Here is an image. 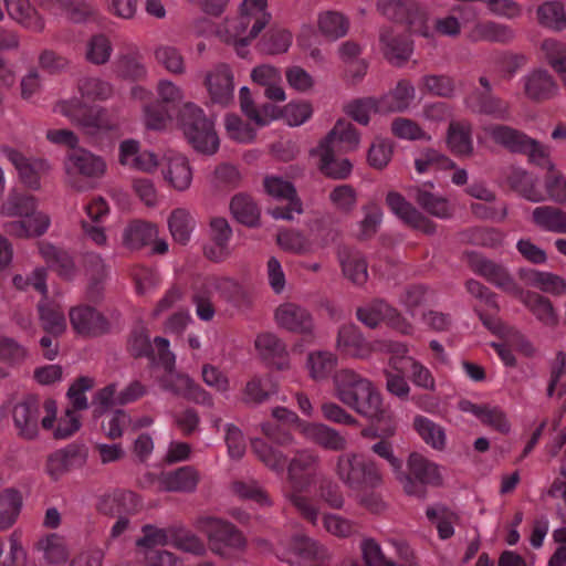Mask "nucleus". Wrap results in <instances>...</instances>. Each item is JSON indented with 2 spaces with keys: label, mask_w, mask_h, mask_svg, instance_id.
<instances>
[{
  "label": "nucleus",
  "mask_w": 566,
  "mask_h": 566,
  "mask_svg": "<svg viewBox=\"0 0 566 566\" xmlns=\"http://www.w3.org/2000/svg\"><path fill=\"white\" fill-rule=\"evenodd\" d=\"M157 234L158 227L156 224L147 221L135 220L125 228L123 241L125 245L136 249L150 244Z\"/></svg>",
  "instance_id": "37998d69"
},
{
  "label": "nucleus",
  "mask_w": 566,
  "mask_h": 566,
  "mask_svg": "<svg viewBox=\"0 0 566 566\" xmlns=\"http://www.w3.org/2000/svg\"><path fill=\"white\" fill-rule=\"evenodd\" d=\"M381 52L394 64H402L412 54V43L409 36L394 29H385L380 33Z\"/></svg>",
  "instance_id": "c85d7f7f"
},
{
  "label": "nucleus",
  "mask_w": 566,
  "mask_h": 566,
  "mask_svg": "<svg viewBox=\"0 0 566 566\" xmlns=\"http://www.w3.org/2000/svg\"><path fill=\"white\" fill-rule=\"evenodd\" d=\"M447 145L457 155H469L472 153L473 144L470 127L464 124L452 123L448 129Z\"/></svg>",
  "instance_id": "69168bd1"
},
{
  "label": "nucleus",
  "mask_w": 566,
  "mask_h": 566,
  "mask_svg": "<svg viewBox=\"0 0 566 566\" xmlns=\"http://www.w3.org/2000/svg\"><path fill=\"white\" fill-rule=\"evenodd\" d=\"M361 434L365 438L379 439L371 446V450L377 455L388 461L396 475L401 467V461L394 455L392 447L388 441V439L394 434V430L390 427H365Z\"/></svg>",
  "instance_id": "f704fd0d"
},
{
  "label": "nucleus",
  "mask_w": 566,
  "mask_h": 566,
  "mask_svg": "<svg viewBox=\"0 0 566 566\" xmlns=\"http://www.w3.org/2000/svg\"><path fill=\"white\" fill-rule=\"evenodd\" d=\"M268 0H242L237 17L227 19L218 27L209 20L198 21L196 30L200 34H216L222 42L234 48L244 57L249 45L260 35L271 21Z\"/></svg>",
  "instance_id": "f257e3e1"
},
{
  "label": "nucleus",
  "mask_w": 566,
  "mask_h": 566,
  "mask_svg": "<svg viewBox=\"0 0 566 566\" xmlns=\"http://www.w3.org/2000/svg\"><path fill=\"white\" fill-rule=\"evenodd\" d=\"M537 18L541 24L553 30H562L566 25L565 8L557 1H547L539 6Z\"/></svg>",
  "instance_id": "774afa93"
},
{
  "label": "nucleus",
  "mask_w": 566,
  "mask_h": 566,
  "mask_svg": "<svg viewBox=\"0 0 566 566\" xmlns=\"http://www.w3.org/2000/svg\"><path fill=\"white\" fill-rule=\"evenodd\" d=\"M209 238L210 242L206 247L205 253L210 260L220 262L231 255L232 229L226 218L214 217L211 219Z\"/></svg>",
  "instance_id": "b1692460"
},
{
  "label": "nucleus",
  "mask_w": 566,
  "mask_h": 566,
  "mask_svg": "<svg viewBox=\"0 0 566 566\" xmlns=\"http://www.w3.org/2000/svg\"><path fill=\"white\" fill-rule=\"evenodd\" d=\"M195 525L206 535L209 549L218 556L230 557L245 548L247 541L242 532L226 520L200 516Z\"/></svg>",
  "instance_id": "423d86ee"
},
{
  "label": "nucleus",
  "mask_w": 566,
  "mask_h": 566,
  "mask_svg": "<svg viewBox=\"0 0 566 566\" xmlns=\"http://www.w3.org/2000/svg\"><path fill=\"white\" fill-rule=\"evenodd\" d=\"M172 366H164L167 373L159 381L163 390L193 401L210 402L211 397L205 389L188 375L172 370Z\"/></svg>",
  "instance_id": "6ab92c4d"
},
{
  "label": "nucleus",
  "mask_w": 566,
  "mask_h": 566,
  "mask_svg": "<svg viewBox=\"0 0 566 566\" xmlns=\"http://www.w3.org/2000/svg\"><path fill=\"white\" fill-rule=\"evenodd\" d=\"M128 348L135 356H148L157 359L163 366L170 367L175 364V355L169 349V342L163 337H156L150 342L148 333L140 328L135 331L129 340Z\"/></svg>",
  "instance_id": "a211bd4d"
},
{
  "label": "nucleus",
  "mask_w": 566,
  "mask_h": 566,
  "mask_svg": "<svg viewBox=\"0 0 566 566\" xmlns=\"http://www.w3.org/2000/svg\"><path fill=\"white\" fill-rule=\"evenodd\" d=\"M335 396L369 421L389 419V411L374 384L352 370H340L334 377Z\"/></svg>",
  "instance_id": "f03ea898"
},
{
  "label": "nucleus",
  "mask_w": 566,
  "mask_h": 566,
  "mask_svg": "<svg viewBox=\"0 0 566 566\" xmlns=\"http://www.w3.org/2000/svg\"><path fill=\"white\" fill-rule=\"evenodd\" d=\"M161 177L168 188L177 192L190 189L193 181V167L189 158L179 153H167L161 163Z\"/></svg>",
  "instance_id": "dca6fc26"
},
{
  "label": "nucleus",
  "mask_w": 566,
  "mask_h": 566,
  "mask_svg": "<svg viewBox=\"0 0 566 566\" xmlns=\"http://www.w3.org/2000/svg\"><path fill=\"white\" fill-rule=\"evenodd\" d=\"M407 354L408 352L403 356L390 354L389 367L398 371V374H395L389 369L385 371L387 390L399 398L407 397L410 390L407 380L402 375H400L403 370V361Z\"/></svg>",
  "instance_id": "4d7b16f0"
},
{
  "label": "nucleus",
  "mask_w": 566,
  "mask_h": 566,
  "mask_svg": "<svg viewBox=\"0 0 566 566\" xmlns=\"http://www.w3.org/2000/svg\"><path fill=\"white\" fill-rule=\"evenodd\" d=\"M300 432L313 441L314 443L321 446L324 449L340 451L346 449L348 439L347 434L336 429L335 427H297Z\"/></svg>",
  "instance_id": "2f4dec72"
},
{
  "label": "nucleus",
  "mask_w": 566,
  "mask_h": 566,
  "mask_svg": "<svg viewBox=\"0 0 566 566\" xmlns=\"http://www.w3.org/2000/svg\"><path fill=\"white\" fill-rule=\"evenodd\" d=\"M142 507L140 499L130 491H118L102 497L98 510L107 515L135 514Z\"/></svg>",
  "instance_id": "72a5a7b5"
},
{
  "label": "nucleus",
  "mask_w": 566,
  "mask_h": 566,
  "mask_svg": "<svg viewBox=\"0 0 566 566\" xmlns=\"http://www.w3.org/2000/svg\"><path fill=\"white\" fill-rule=\"evenodd\" d=\"M510 182L521 197L531 202L538 203L547 200V190H543L538 181L524 170L515 171Z\"/></svg>",
  "instance_id": "a18cd8bd"
},
{
  "label": "nucleus",
  "mask_w": 566,
  "mask_h": 566,
  "mask_svg": "<svg viewBox=\"0 0 566 566\" xmlns=\"http://www.w3.org/2000/svg\"><path fill=\"white\" fill-rule=\"evenodd\" d=\"M274 319L279 326L294 333H308L313 328L311 314L295 303H283L274 313Z\"/></svg>",
  "instance_id": "a878e982"
},
{
  "label": "nucleus",
  "mask_w": 566,
  "mask_h": 566,
  "mask_svg": "<svg viewBox=\"0 0 566 566\" xmlns=\"http://www.w3.org/2000/svg\"><path fill=\"white\" fill-rule=\"evenodd\" d=\"M265 192L276 200L287 201L286 208L275 207L269 210L274 219L293 220L303 212L302 202L296 197L294 186L286 179L271 175L263 181Z\"/></svg>",
  "instance_id": "4468645a"
},
{
  "label": "nucleus",
  "mask_w": 566,
  "mask_h": 566,
  "mask_svg": "<svg viewBox=\"0 0 566 566\" xmlns=\"http://www.w3.org/2000/svg\"><path fill=\"white\" fill-rule=\"evenodd\" d=\"M86 461V453L77 448H65L49 455L45 471L53 480H59L72 469L82 467Z\"/></svg>",
  "instance_id": "c756f323"
},
{
  "label": "nucleus",
  "mask_w": 566,
  "mask_h": 566,
  "mask_svg": "<svg viewBox=\"0 0 566 566\" xmlns=\"http://www.w3.org/2000/svg\"><path fill=\"white\" fill-rule=\"evenodd\" d=\"M205 84L212 104L226 107L233 101L234 82L229 66L214 67L207 74Z\"/></svg>",
  "instance_id": "5701e85b"
},
{
  "label": "nucleus",
  "mask_w": 566,
  "mask_h": 566,
  "mask_svg": "<svg viewBox=\"0 0 566 566\" xmlns=\"http://www.w3.org/2000/svg\"><path fill=\"white\" fill-rule=\"evenodd\" d=\"M337 347L345 354L355 357H366L370 352H385L403 356L408 352L406 344L391 340H378L369 345L363 339L354 325H344L340 327L337 337Z\"/></svg>",
  "instance_id": "f8f14e48"
},
{
  "label": "nucleus",
  "mask_w": 566,
  "mask_h": 566,
  "mask_svg": "<svg viewBox=\"0 0 566 566\" xmlns=\"http://www.w3.org/2000/svg\"><path fill=\"white\" fill-rule=\"evenodd\" d=\"M394 144L389 138L376 136L367 151L368 165L378 170L385 169L391 161Z\"/></svg>",
  "instance_id": "052dcab7"
},
{
  "label": "nucleus",
  "mask_w": 566,
  "mask_h": 566,
  "mask_svg": "<svg viewBox=\"0 0 566 566\" xmlns=\"http://www.w3.org/2000/svg\"><path fill=\"white\" fill-rule=\"evenodd\" d=\"M416 0H380L378 10L389 19L413 23V17L419 12Z\"/></svg>",
  "instance_id": "de8ad7c7"
},
{
  "label": "nucleus",
  "mask_w": 566,
  "mask_h": 566,
  "mask_svg": "<svg viewBox=\"0 0 566 566\" xmlns=\"http://www.w3.org/2000/svg\"><path fill=\"white\" fill-rule=\"evenodd\" d=\"M118 160L120 165L129 168L153 174L159 167L157 155L148 149H142L135 139H125L118 147Z\"/></svg>",
  "instance_id": "412c9836"
},
{
  "label": "nucleus",
  "mask_w": 566,
  "mask_h": 566,
  "mask_svg": "<svg viewBox=\"0 0 566 566\" xmlns=\"http://www.w3.org/2000/svg\"><path fill=\"white\" fill-rule=\"evenodd\" d=\"M331 232L317 224L311 228L310 234L305 235L296 230H285L277 234V244L286 252L294 254H312L327 244V237Z\"/></svg>",
  "instance_id": "2eb2a0df"
},
{
  "label": "nucleus",
  "mask_w": 566,
  "mask_h": 566,
  "mask_svg": "<svg viewBox=\"0 0 566 566\" xmlns=\"http://www.w3.org/2000/svg\"><path fill=\"white\" fill-rule=\"evenodd\" d=\"M346 113L360 125H368L371 115L385 114L380 98H361L347 104Z\"/></svg>",
  "instance_id": "e2e57ef3"
},
{
  "label": "nucleus",
  "mask_w": 566,
  "mask_h": 566,
  "mask_svg": "<svg viewBox=\"0 0 566 566\" xmlns=\"http://www.w3.org/2000/svg\"><path fill=\"white\" fill-rule=\"evenodd\" d=\"M276 390L277 386L271 377H255L247 382L242 399L247 403L259 405L268 400Z\"/></svg>",
  "instance_id": "8fccbe9b"
},
{
  "label": "nucleus",
  "mask_w": 566,
  "mask_h": 566,
  "mask_svg": "<svg viewBox=\"0 0 566 566\" xmlns=\"http://www.w3.org/2000/svg\"><path fill=\"white\" fill-rule=\"evenodd\" d=\"M386 202L391 212L410 227L426 233H432L434 231V224L422 217L400 193L396 191L388 192Z\"/></svg>",
  "instance_id": "393cba45"
},
{
  "label": "nucleus",
  "mask_w": 566,
  "mask_h": 566,
  "mask_svg": "<svg viewBox=\"0 0 566 566\" xmlns=\"http://www.w3.org/2000/svg\"><path fill=\"white\" fill-rule=\"evenodd\" d=\"M177 125L189 145L198 153L213 155L220 146L214 120L192 102H187L178 112Z\"/></svg>",
  "instance_id": "39448f33"
},
{
  "label": "nucleus",
  "mask_w": 566,
  "mask_h": 566,
  "mask_svg": "<svg viewBox=\"0 0 566 566\" xmlns=\"http://www.w3.org/2000/svg\"><path fill=\"white\" fill-rule=\"evenodd\" d=\"M357 316L363 324L371 328L386 322L390 327L405 335H410L413 331L412 325L405 317H401L395 308L381 301L359 308Z\"/></svg>",
  "instance_id": "f3484780"
},
{
  "label": "nucleus",
  "mask_w": 566,
  "mask_h": 566,
  "mask_svg": "<svg viewBox=\"0 0 566 566\" xmlns=\"http://www.w3.org/2000/svg\"><path fill=\"white\" fill-rule=\"evenodd\" d=\"M335 473L345 485L354 490L376 489L382 483L377 463L354 452L337 458Z\"/></svg>",
  "instance_id": "0eeeda50"
},
{
  "label": "nucleus",
  "mask_w": 566,
  "mask_h": 566,
  "mask_svg": "<svg viewBox=\"0 0 566 566\" xmlns=\"http://www.w3.org/2000/svg\"><path fill=\"white\" fill-rule=\"evenodd\" d=\"M70 324L81 336H97L108 329L106 318L95 308L87 305H76L69 311Z\"/></svg>",
  "instance_id": "4be33fe9"
},
{
  "label": "nucleus",
  "mask_w": 566,
  "mask_h": 566,
  "mask_svg": "<svg viewBox=\"0 0 566 566\" xmlns=\"http://www.w3.org/2000/svg\"><path fill=\"white\" fill-rule=\"evenodd\" d=\"M314 114L312 102L296 98L282 106L281 120L289 127H300L306 124Z\"/></svg>",
  "instance_id": "49530a36"
},
{
  "label": "nucleus",
  "mask_w": 566,
  "mask_h": 566,
  "mask_svg": "<svg viewBox=\"0 0 566 566\" xmlns=\"http://www.w3.org/2000/svg\"><path fill=\"white\" fill-rule=\"evenodd\" d=\"M142 533L143 536L136 541V546L140 552L171 544L172 526L161 528L146 524L142 527Z\"/></svg>",
  "instance_id": "bf43d9fd"
},
{
  "label": "nucleus",
  "mask_w": 566,
  "mask_h": 566,
  "mask_svg": "<svg viewBox=\"0 0 566 566\" xmlns=\"http://www.w3.org/2000/svg\"><path fill=\"white\" fill-rule=\"evenodd\" d=\"M492 139L512 151L525 153L532 161L546 168L549 172L556 169L551 160V150L547 146L527 137L525 134L505 126H495L486 128Z\"/></svg>",
  "instance_id": "1a4fd4ad"
},
{
  "label": "nucleus",
  "mask_w": 566,
  "mask_h": 566,
  "mask_svg": "<svg viewBox=\"0 0 566 566\" xmlns=\"http://www.w3.org/2000/svg\"><path fill=\"white\" fill-rule=\"evenodd\" d=\"M473 266L476 272L484 275L489 281L505 292L512 293L516 296L522 293L521 289L502 266L482 258L476 259Z\"/></svg>",
  "instance_id": "58836bf2"
},
{
  "label": "nucleus",
  "mask_w": 566,
  "mask_h": 566,
  "mask_svg": "<svg viewBox=\"0 0 566 566\" xmlns=\"http://www.w3.org/2000/svg\"><path fill=\"white\" fill-rule=\"evenodd\" d=\"M196 226L192 212L184 207L175 208L167 218V227L172 240L181 245L190 241Z\"/></svg>",
  "instance_id": "473e14b6"
},
{
  "label": "nucleus",
  "mask_w": 566,
  "mask_h": 566,
  "mask_svg": "<svg viewBox=\"0 0 566 566\" xmlns=\"http://www.w3.org/2000/svg\"><path fill=\"white\" fill-rule=\"evenodd\" d=\"M199 482V473L192 467H182L161 479V486L168 492H193Z\"/></svg>",
  "instance_id": "79ce46f5"
},
{
  "label": "nucleus",
  "mask_w": 566,
  "mask_h": 566,
  "mask_svg": "<svg viewBox=\"0 0 566 566\" xmlns=\"http://www.w3.org/2000/svg\"><path fill=\"white\" fill-rule=\"evenodd\" d=\"M340 153L322 146L312 151L313 156L317 157L318 168L324 175L333 179H345L352 174L353 164L349 159L339 157Z\"/></svg>",
  "instance_id": "7c9ffc66"
},
{
  "label": "nucleus",
  "mask_w": 566,
  "mask_h": 566,
  "mask_svg": "<svg viewBox=\"0 0 566 566\" xmlns=\"http://www.w3.org/2000/svg\"><path fill=\"white\" fill-rule=\"evenodd\" d=\"M391 134L401 140L408 142H430L431 135L419 124L407 117H397L390 125Z\"/></svg>",
  "instance_id": "13d9d810"
},
{
  "label": "nucleus",
  "mask_w": 566,
  "mask_h": 566,
  "mask_svg": "<svg viewBox=\"0 0 566 566\" xmlns=\"http://www.w3.org/2000/svg\"><path fill=\"white\" fill-rule=\"evenodd\" d=\"M532 222L539 229L566 233V212L552 206H538L531 213Z\"/></svg>",
  "instance_id": "4c0bfd02"
},
{
  "label": "nucleus",
  "mask_w": 566,
  "mask_h": 566,
  "mask_svg": "<svg viewBox=\"0 0 566 566\" xmlns=\"http://www.w3.org/2000/svg\"><path fill=\"white\" fill-rule=\"evenodd\" d=\"M459 408L461 411L471 413L478 421L486 424H502L507 420L504 411L497 406L489 403L478 405L469 400H462L459 403Z\"/></svg>",
  "instance_id": "5fc2aeb1"
},
{
  "label": "nucleus",
  "mask_w": 566,
  "mask_h": 566,
  "mask_svg": "<svg viewBox=\"0 0 566 566\" xmlns=\"http://www.w3.org/2000/svg\"><path fill=\"white\" fill-rule=\"evenodd\" d=\"M117 397L115 385H108L95 394L92 405L95 411L99 413L114 410V424H125L129 421V417L123 410L115 409L119 405Z\"/></svg>",
  "instance_id": "09e8293b"
},
{
  "label": "nucleus",
  "mask_w": 566,
  "mask_h": 566,
  "mask_svg": "<svg viewBox=\"0 0 566 566\" xmlns=\"http://www.w3.org/2000/svg\"><path fill=\"white\" fill-rule=\"evenodd\" d=\"M54 111L67 117L90 135H96L113 128V123L105 109L88 107L78 98L63 101L55 106Z\"/></svg>",
  "instance_id": "9d476101"
},
{
  "label": "nucleus",
  "mask_w": 566,
  "mask_h": 566,
  "mask_svg": "<svg viewBox=\"0 0 566 566\" xmlns=\"http://www.w3.org/2000/svg\"><path fill=\"white\" fill-rule=\"evenodd\" d=\"M524 95L534 102H544L558 95L559 86L545 69H534L522 78Z\"/></svg>",
  "instance_id": "aec40b11"
},
{
  "label": "nucleus",
  "mask_w": 566,
  "mask_h": 566,
  "mask_svg": "<svg viewBox=\"0 0 566 566\" xmlns=\"http://www.w3.org/2000/svg\"><path fill=\"white\" fill-rule=\"evenodd\" d=\"M292 44V34L282 28L272 29L261 41L260 50L268 55H277L287 52Z\"/></svg>",
  "instance_id": "338daca9"
},
{
  "label": "nucleus",
  "mask_w": 566,
  "mask_h": 566,
  "mask_svg": "<svg viewBox=\"0 0 566 566\" xmlns=\"http://www.w3.org/2000/svg\"><path fill=\"white\" fill-rule=\"evenodd\" d=\"M518 297L543 324L554 326L557 323V314L547 298L524 292Z\"/></svg>",
  "instance_id": "6e6d98bb"
},
{
  "label": "nucleus",
  "mask_w": 566,
  "mask_h": 566,
  "mask_svg": "<svg viewBox=\"0 0 566 566\" xmlns=\"http://www.w3.org/2000/svg\"><path fill=\"white\" fill-rule=\"evenodd\" d=\"M38 311L41 326L45 332L59 336L66 331L64 313L55 302L43 297L38 304Z\"/></svg>",
  "instance_id": "c9c22d12"
},
{
  "label": "nucleus",
  "mask_w": 566,
  "mask_h": 566,
  "mask_svg": "<svg viewBox=\"0 0 566 566\" xmlns=\"http://www.w3.org/2000/svg\"><path fill=\"white\" fill-rule=\"evenodd\" d=\"M251 81L264 88V96L273 102H284L286 92L282 84L281 71L271 64H261L252 69Z\"/></svg>",
  "instance_id": "bb28decb"
},
{
  "label": "nucleus",
  "mask_w": 566,
  "mask_h": 566,
  "mask_svg": "<svg viewBox=\"0 0 566 566\" xmlns=\"http://www.w3.org/2000/svg\"><path fill=\"white\" fill-rule=\"evenodd\" d=\"M513 36L514 32L510 27L491 21L478 22L468 32L469 40L473 42H505Z\"/></svg>",
  "instance_id": "a19ab883"
},
{
  "label": "nucleus",
  "mask_w": 566,
  "mask_h": 566,
  "mask_svg": "<svg viewBox=\"0 0 566 566\" xmlns=\"http://www.w3.org/2000/svg\"><path fill=\"white\" fill-rule=\"evenodd\" d=\"M344 276L356 285H363L368 279L365 258L357 251H343L339 254Z\"/></svg>",
  "instance_id": "c03bdc74"
},
{
  "label": "nucleus",
  "mask_w": 566,
  "mask_h": 566,
  "mask_svg": "<svg viewBox=\"0 0 566 566\" xmlns=\"http://www.w3.org/2000/svg\"><path fill=\"white\" fill-rule=\"evenodd\" d=\"M416 97L413 85L407 81H400L390 92L380 97L382 111L400 113L407 111Z\"/></svg>",
  "instance_id": "e433bc0d"
},
{
  "label": "nucleus",
  "mask_w": 566,
  "mask_h": 566,
  "mask_svg": "<svg viewBox=\"0 0 566 566\" xmlns=\"http://www.w3.org/2000/svg\"><path fill=\"white\" fill-rule=\"evenodd\" d=\"M66 182L76 190H83L76 176H83L91 180H97L105 176L107 164L105 159L83 148H76L69 153L63 161Z\"/></svg>",
  "instance_id": "9b49d317"
},
{
  "label": "nucleus",
  "mask_w": 566,
  "mask_h": 566,
  "mask_svg": "<svg viewBox=\"0 0 566 566\" xmlns=\"http://www.w3.org/2000/svg\"><path fill=\"white\" fill-rule=\"evenodd\" d=\"M319 31L327 38L336 40L344 36L348 31V20L337 11H324L317 20Z\"/></svg>",
  "instance_id": "680f3d73"
},
{
  "label": "nucleus",
  "mask_w": 566,
  "mask_h": 566,
  "mask_svg": "<svg viewBox=\"0 0 566 566\" xmlns=\"http://www.w3.org/2000/svg\"><path fill=\"white\" fill-rule=\"evenodd\" d=\"M230 210L232 216L240 223L248 227H255L260 221V210L247 195H237L231 199Z\"/></svg>",
  "instance_id": "864d4df0"
},
{
  "label": "nucleus",
  "mask_w": 566,
  "mask_h": 566,
  "mask_svg": "<svg viewBox=\"0 0 566 566\" xmlns=\"http://www.w3.org/2000/svg\"><path fill=\"white\" fill-rule=\"evenodd\" d=\"M21 507L20 492L7 489L0 493V530H8L15 523Z\"/></svg>",
  "instance_id": "603ef678"
},
{
  "label": "nucleus",
  "mask_w": 566,
  "mask_h": 566,
  "mask_svg": "<svg viewBox=\"0 0 566 566\" xmlns=\"http://www.w3.org/2000/svg\"><path fill=\"white\" fill-rule=\"evenodd\" d=\"M9 17L23 27L40 31L44 27L43 19L32 8L29 0H3Z\"/></svg>",
  "instance_id": "ea45409f"
},
{
  "label": "nucleus",
  "mask_w": 566,
  "mask_h": 566,
  "mask_svg": "<svg viewBox=\"0 0 566 566\" xmlns=\"http://www.w3.org/2000/svg\"><path fill=\"white\" fill-rule=\"evenodd\" d=\"M408 472L402 471V465L396 474L406 494L423 499L428 484H439L441 475L439 467L418 452H412L407 460Z\"/></svg>",
  "instance_id": "6e6552de"
},
{
  "label": "nucleus",
  "mask_w": 566,
  "mask_h": 566,
  "mask_svg": "<svg viewBox=\"0 0 566 566\" xmlns=\"http://www.w3.org/2000/svg\"><path fill=\"white\" fill-rule=\"evenodd\" d=\"M418 174H430L437 170H446L454 167L451 159L434 149H424L415 159Z\"/></svg>",
  "instance_id": "0e129e2a"
},
{
  "label": "nucleus",
  "mask_w": 566,
  "mask_h": 566,
  "mask_svg": "<svg viewBox=\"0 0 566 566\" xmlns=\"http://www.w3.org/2000/svg\"><path fill=\"white\" fill-rule=\"evenodd\" d=\"M0 154L13 165L19 180L30 190H40L42 186L41 177L49 174L52 169L51 164L46 159L29 158L9 145H1Z\"/></svg>",
  "instance_id": "ddd939ff"
},
{
  "label": "nucleus",
  "mask_w": 566,
  "mask_h": 566,
  "mask_svg": "<svg viewBox=\"0 0 566 566\" xmlns=\"http://www.w3.org/2000/svg\"><path fill=\"white\" fill-rule=\"evenodd\" d=\"M360 140L359 132L349 122L339 119L318 146L342 153L354 151L359 147Z\"/></svg>",
  "instance_id": "cd10ccee"
},
{
  "label": "nucleus",
  "mask_w": 566,
  "mask_h": 566,
  "mask_svg": "<svg viewBox=\"0 0 566 566\" xmlns=\"http://www.w3.org/2000/svg\"><path fill=\"white\" fill-rule=\"evenodd\" d=\"M413 198L419 206L436 217L448 218L452 213L448 200L430 191L428 186L417 188Z\"/></svg>",
  "instance_id": "3c124183"
},
{
  "label": "nucleus",
  "mask_w": 566,
  "mask_h": 566,
  "mask_svg": "<svg viewBox=\"0 0 566 566\" xmlns=\"http://www.w3.org/2000/svg\"><path fill=\"white\" fill-rule=\"evenodd\" d=\"M321 478L319 459L310 451L297 452L287 464L290 489L285 496L297 512L312 524L318 521V509L303 495Z\"/></svg>",
  "instance_id": "7ed1b4c3"
},
{
  "label": "nucleus",
  "mask_w": 566,
  "mask_h": 566,
  "mask_svg": "<svg viewBox=\"0 0 566 566\" xmlns=\"http://www.w3.org/2000/svg\"><path fill=\"white\" fill-rule=\"evenodd\" d=\"M38 199L30 195L10 193L1 203L2 217H18L3 224L4 231L15 238H35L44 234L51 223L49 216L38 209Z\"/></svg>",
  "instance_id": "20e7f679"
}]
</instances>
